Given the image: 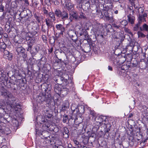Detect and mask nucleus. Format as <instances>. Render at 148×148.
Masks as SVG:
<instances>
[{"label":"nucleus","instance_id":"f257e3e1","mask_svg":"<svg viewBox=\"0 0 148 148\" xmlns=\"http://www.w3.org/2000/svg\"><path fill=\"white\" fill-rule=\"evenodd\" d=\"M1 95L5 97L8 101L7 102V103L11 107L14 108L15 109L20 108V104L15 103V105H14V103L15 102L16 99L10 92L5 89H3L1 91Z\"/></svg>","mask_w":148,"mask_h":148},{"label":"nucleus","instance_id":"f03ea898","mask_svg":"<svg viewBox=\"0 0 148 148\" xmlns=\"http://www.w3.org/2000/svg\"><path fill=\"white\" fill-rule=\"evenodd\" d=\"M55 14V13L53 12H50L47 17V18L45 19L46 24L48 28H50L52 27L53 22L56 20Z\"/></svg>","mask_w":148,"mask_h":148},{"label":"nucleus","instance_id":"7ed1b4c3","mask_svg":"<svg viewBox=\"0 0 148 148\" xmlns=\"http://www.w3.org/2000/svg\"><path fill=\"white\" fill-rule=\"evenodd\" d=\"M55 15L57 17L61 18L63 21H64L69 18V14L66 11L62 12L59 9H57L55 11Z\"/></svg>","mask_w":148,"mask_h":148},{"label":"nucleus","instance_id":"20e7f679","mask_svg":"<svg viewBox=\"0 0 148 148\" xmlns=\"http://www.w3.org/2000/svg\"><path fill=\"white\" fill-rule=\"evenodd\" d=\"M50 133L47 131H44L42 132L41 135L43 136L45 140V141H44V143H46L47 144L51 143L52 141L50 138Z\"/></svg>","mask_w":148,"mask_h":148},{"label":"nucleus","instance_id":"39448f33","mask_svg":"<svg viewBox=\"0 0 148 148\" xmlns=\"http://www.w3.org/2000/svg\"><path fill=\"white\" fill-rule=\"evenodd\" d=\"M26 39L27 41L28 48L27 50L29 51V49H31L32 46L35 42V37L31 38L29 36H26Z\"/></svg>","mask_w":148,"mask_h":148},{"label":"nucleus","instance_id":"423d86ee","mask_svg":"<svg viewBox=\"0 0 148 148\" xmlns=\"http://www.w3.org/2000/svg\"><path fill=\"white\" fill-rule=\"evenodd\" d=\"M69 75L67 74L64 75L63 77L58 76V79L56 80V82L58 84H62L64 80V82L66 83L69 79Z\"/></svg>","mask_w":148,"mask_h":148},{"label":"nucleus","instance_id":"0eeeda50","mask_svg":"<svg viewBox=\"0 0 148 148\" xmlns=\"http://www.w3.org/2000/svg\"><path fill=\"white\" fill-rule=\"evenodd\" d=\"M57 30L59 32V34H63L65 31V27L62 24H57L56 25Z\"/></svg>","mask_w":148,"mask_h":148},{"label":"nucleus","instance_id":"6e6552de","mask_svg":"<svg viewBox=\"0 0 148 148\" xmlns=\"http://www.w3.org/2000/svg\"><path fill=\"white\" fill-rule=\"evenodd\" d=\"M34 16L38 23H40L41 20L43 18V16L38 12H36L34 14Z\"/></svg>","mask_w":148,"mask_h":148},{"label":"nucleus","instance_id":"1a4fd4ad","mask_svg":"<svg viewBox=\"0 0 148 148\" xmlns=\"http://www.w3.org/2000/svg\"><path fill=\"white\" fill-rule=\"evenodd\" d=\"M4 53V56L5 58L8 59L10 60L12 58V55L11 53L7 50H4L3 51Z\"/></svg>","mask_w":148,"mask_h":148},{"label":"nucleus","instance_id":"9d476101","mask_svg":"<svg viewBox=\"0 0 148 148\" xmlns=\"http://www.w3.org/2000/svg\"><path fill=\"white\" fill-rule=\"evenodd\" d=\"M69 91V89L65 86L63 87L62 89L61 95L63 96H66Z\"/></svg>","mask_w":148,"mask_h":148},{"label":"nucleus","instance_id":"9b49d317","mask_svg":"<svg viewBox=\"0 0 148 148\" xmlns=\"http://www.w3.org/2000/svg\"><path fill=\"white\" fill-rule=\"evenodd\" d=\"M17 45L16 51L18 54L21 53H24L25 51V49H24L21 45Z\"/></svg>","mask_w":148,"mask_h":148},{"label":"nucleus","instance_id":"f8f14e48","mask_svg":"<svg viewBox=\"0 0 148 148\" xmlns=\"http://www.w3.org/2000/svg\"><path fill=\"white\" fill-rule=\"evenodd\" d=\"M66 8L69 10H73V5L69 1H67L65 5Z\"/></svg>","mask_w":148,"mask_h":148},{"label":"nucleus","instance_id":"ddd939ff","mask_svg":"<svg viewBox=\"0 0 148 148\" xmlns=\"http://www.w3.org/2000/svg\"><path fill=\"white\" fill-rule=\"evenodd\" d=\"M127 17L128 22L130 23L131 24H134L135 20V17L134 16L130 15L127 16Z\"/></svg>","mask_w":148,"mask_h":148},{"label":"nucleus","instance_id":"4468645a","mask_svg":"<svg viewBox=\"0 0 148 148\" xmlns=\"http://www.w3.org/2000/svg\"><path fill=\"white\" fill-rule=\"evenodd\" d=\"M37 33V32L36 31H34L29 32L27 33L26 36H29L31 38L35 37L34 36Z\"/></svg>","mask_w":148,"mask_h":148},{"label":"nucleus","instance_id":"2eb2a0df","mask_svg":"<svg viewBox=\"0 0 148 148\" xmlns=\"http://www.w3.org/2000/svg\"><path fill=\"white\" fill-rule=\"evenodd\" d=\"M138 23H140L142 22H144L146 21L145 18L143 16L142 14H139L138 18Z\"/></svg>","mask_w":148,"mask_h":148},{"label":"nucleus","instance_id":"dca6fc26","mask_svg":"<svg viewBox=\"0 0 148 148\" xmlns=\"http://www.w3.org/2000/svg\"><path fill=\"white\" fill-rule=\"evenodd\" d=\"M0 50L1 51L3 52L6 48V45L3 42L0 43Z\"/></svg>","mask_w":148,"mask_h":148},{"label":"nucleus","instance_id":"f3484780","mask_svg":"<svg viewBox=\"0 0 148 148\" xmlns=\"http://www.w3.org/2000/svg\"><path fill=\"white\" fill-rule=\"evenodd\" d=\"M12 125L14 127H17L18 125V122L15 119H13L12 121Z\"/></svg>","mask_w":148,"mask_h":148},{"label":"nucleus","instance_id":"a211bd4d","mask_svg":"<svg viewBox=\"0 0 148 148\" xmlns=\"http://www.w3.org/2000/svg\"><path fill=\"white\" fill-rule=\"evenodd\" d=\"M62 89L61 88L57 86L55 87L54 88V91L58 95L61 94Z\"/></svg>","mask_w":148,"mask_h":148},{"label":"nucleus","instance_id":"6ab92c4d","mask_svg":"<svg viewBox=\"0 0 148 148\" xmlns=\"http://www.w3.org/2000/svg\"><path fill=\"white\" fill-rule=\"evenodd\" d=\"M84 49L85 50L84 51L85 52L88 53L90 51L91 49L90 45L88 44L86 45Z\"/></svg>","mask_w":148,"mask_h":148},{"label":"nucleus","instance_id":"aec40b11","mask_svg":"<svg viewBox=\"0 0 148 148\" xmlns=\"http://www.w3.org/2000/svg\"><path fill=\"white\" fill-rule=\"evenodd\" d=\"M127 24V21L125 20H124L120 22V26L122 27H124L126 26Z\"/></svg>","mask_w":148,"mask_h":148},{"label":"nucleus","instance_id":"412c9836","mask_svg":"<svg viewBox=\"0 0 148 148\" xmlns=\"http://www.w3.org/2000/svg\"><path fill=\"white\" fill-rule=\"evenodd\" d=\"M68 34L70 37H73L75 35V33L74 30H71L68 32Z\"/></svg>","mask_w":148,"mask_h":148},{"label":"nucleus","instance_id":"4be33fe9","mask_svg":"<svg viewBox=\"0 0 148 148\" xmlns=\"http://www.w3.org/2000/svg\"><path fill=\"white\" fill-rule=\"evenodd\" d=\"M99 26L97 25H95L93 27V30L95 32H99Z\"/></svg>","mask_w":148,"mask_h":148},{"label":"nucleus","instance_id":"5701e85b","mask_svg":"<svg viewBox=\"0 0 148 148\" xmlns=\"http://www.w3.org/2000/svg\"><path fill=\"white\" fill-rule=\"evenodd\" d=\"M51 95L50 93H46L45 94L44 97L45 98V101H47L51 97Z\"/></svg>","mask_w":148,"mask_h":148},{"label":"nucleus","instance_id":"b1692460","mask_svg":"<svg viewBox=\"0 0 148 148\" xmlns=\"http://www.w3.org/2000/svg\"><path fill=\"white\" fill-rule=\"evenodd\" d=\"M140 25V23H138L136 24L133 27V30L134 31H137L139 29V27Z\"/></svg>","mask_w":148,"mask_h":148},{"label":"nucleus","instance_id":"393cba45","mask_svg":"<svg viewBox=\"0 0 148 148\" xmlns=\"http://www.w3.org/2000/svg\"><path fill=\"white\" fill-rule=\"evenodd\" d=\"M142 111L145 113H147L148 112V108L145 106H142Z\"/></svg>","mask_w":148,"mask_h":148},{"label":"nucleus","instance_id":"a878e982","mask_svg":"<svg viewBox=\"0 0 148 148\" xmlns=\"http://www.w3.org/2000/svg\"><path fill=\"white\" fill-rule=\"evenodd\" d=\"M68 119V116L66 114H64L63 115V122L64 123H65L66 122Z\"/></svg>","mask_w":148,"mask_h":148},{"label":"nucleus","instance_id":"bb28decb","mask_svg":"<svg viewBox=\"0 0 148 148\" xmlns=\"http://www.w3.org/2000/svg\"><path fill=\"white\" fill-rule=\"evenodd\" d=\"M96 119H98V120H102V122H103V121H105L106 117L105 116H101L98 117H97Z\"/></svg>","mask_w":148,"mask_h":148},{"label":"nucleus","instance_id":"cd10ccee","mask_svg":"<svg viewBox=\"0 0 148 148\" xmlns=\"http://www.w3.org/2000/svg\"><path fill=\"white\" fill-rule=\"evenodd\" d=\"M138 37L143 38L145 37V35L142 32L140 31H138L137 32Z\"/></svg>","mask_w":148,"mask_h":148},{"label":"nucleus","instance_id":"c85d7f7f","mask_svg":"<svg viewBox=\"0 0 148 148\" xmlns=\"http://www.w3.org/2000/svg\"><path fill=\"white\" fill-rule=\"evenodd\" d=\"M143 30L145 31L148 33V25L146 24H144L143 25Z\"/></svg>","mask_w":148,"mask_h":148},{"label":"nucleus","instance_id":"c756f323","mask_svg":"<svg viewBox=\"0 0 148 148\" xmlns=\"http://www.w3.org/2000/svg\"><path fill=\"white\" fill-rule=\"evenodd\" d=\"M78 110L80 113L83 112L84 111V107L83 106L79 107Z\"/></svg>","mask_w":148,"mask_h":148},{"label":"nucleus","instance_id":"7c9ffc66","mask_svg":"<svg viewBox=\"0 0 148 148\" xmlns=\"http://www.w3.org/2000/svg\"><path fill=\"white\" fill-rule=\"evenodd\" d=\"M129 68V66H127V65H125V64H124L121 67V69L124 70H127Z\"/></svg>","mask_w":148,"mask_h":148},{"label":"nucleus","instance_id":"2f4dec72","mask_svg":"<svg viewBox=\"0 0 148 148\" xmlns=\"http://www.w3.org/2000/svg\"><path fill=\"white\" fill-rule=\"evenodd\" d=\"M72 14L71 16H72V17L75 18V19H77L78 18V16L77 14L75 12H72Z\"/></svg>","mask_w":148,"mask_h":148},{"label":"nucleus","instance_id":"473e14b6","mask_svg":"<svg viewBox=\"0 0 148 148\" xmlns=\"http://www.w3.org/2000/svg\"><path fill=\"white\" fill-rule=\"evenodd\" d=\"M40 47L38 45H36L34 47V49L35 52L36 53H38L40 50Z\"/></svg>","mask_w":148,"mask_h":148},{"label":"nucleus","instance_id":"72a5a7b5","mask_svg":"<svg viewBox=\"0 0 148 148\" xmlns=\"http://www.w3.org/2000/svg\"><path fill=\"white\" fill-rule=\"evenodd\" d=\"M144 9L141 8H140L138 9V13L139 14H142L144 12Z\"/></svg>","mask_w":148,"mask_h":148},{"label":"nucleus","instance_id":"f704fd0d","mask_svg":"<svg viewBox=\"0 0 148 148\" xmlns=\"http://www.w3.org/2000/svg\"><path fill=\"white\" fill-rule=\"evenodd\" d=\"M43 12L44 14L46 15L47 17L49 13L48 11L46 9H44L43 10Z\"/></svg>","mask_w":148,"mask_h":148},{"label":"nucleus","instance_id":"c9c22d12","mask_svg":"<svg viewBox=\"0 0 148 148\" xmlns=\"http://www.w3.org/2000/svg\"><path fill=\"white\" fill-rule=\"evenodd\" d=\"M79 18H82L85 19L86 18V16H84V14L82 12H81L80 13Z\"/></svg>","mask_w":148,"mask_h":148},{"label":"nucleus","instance_id":"e433bc0d","mask_svg":"<svg viewBox=\"0 0 148 148\" xmlns=\"http://www.w3.org/2000/svg\"><path fill=\"white\" fill-rule=\"evenodd\" d=\"M3 71L1 70L0 71V78H1V77L4 78L5 75L3 73Z\"/></svg>","mask_w":148,"mask_h":148},{"label":"nucleus","instance_id":"4c0bfd02","mask_svg":"<svg viewBox=\"0 0 148 148\" xmlns=\"http://www.w3.org/2000/svg\"><path fill=\"white\" fill-rule=\"evenodd\" d=\"M51 2L55 5H58L59 2L57 0H51Z\"/></svg>","mask_w":148,"mask_h":148},{"label":"nucleus","instance_id":"58836bf2","mask_svg":"<svg viewBox=\"0 0 148 148\" xmlns=\"http://www.w3.org/2000/svg\"><path fill=\"white\" fill-rule=\"evenodd\" d=\"M98 121H97V124H98V126H100L101 125L102 123V121L101 120H98Z\"/></svg>","mask_w":148,"mask_h":148},{"label":"nucleus","instance_id":"ea45409f","mask_svg":"<svg viewBox=\"0 0 148 148\" xmlns=\"http://www.w3.org/2000/svg\"><path fill=\"white\" fill-rule=\"evenodd\" d=\"M0 5L1 6L0 7V12H3L4 10V7L2 5Z\"/></svg>","mask_w":148,"mask_h":148},{"label":"nucleus","instance_id":"a19ab883","mask_svg":"<svg viewBox=\"0 0 148 148\" xmlns=\"http://www.w3.org/2000/svg\"><path fill=\"white\" fill-rule=\"evenodd\" d=\"M66 2H66V0H61V3L63 5H65Z\"/></svg>","mask_w":148,"mask_h":148},{"label":"nucleus","instance_id":"79ce46f5","mask_svg":"<svg viewBox=\"0 0 148 148\" xmlns=\"http://www.w3.org/2000/svg\"><path fill=\"white\" fill-rule=\"evenodd\" d=\"M11 1V0H7V1L5 2L6 3V5H8L9 6L10 3Z\"/></svg>","mask_w":148,"mask_h":148},{"label":"nucleus","instance_id":"37998d69","mask_svg":"<svg viewBox=\"0 0 148 148\" xmlns=\"http://www.w3.org/2000/svg\"><path fill=\"white\" fill-rule=\"evenodd\" d=\"M112 25L114 27H115L117 29H118L119 28V27H120V25L119 26H118V25H117L116 24H112Z\"/></svg>","mask_w":148,"mask_h":148},{"label":"nucleus","instance_id":"c03bdc74","mask_svg":"<svg viewBox=\"0 0 148 148\" xmlns=\"http://www.w3.org/2000/svg\"><path fill=\"white\" fill-rule=\"evenodd\" d=\"M148 140V136L144 140H143L142 142L141 143H145Z\"/></svg>","mask_w":148,"mask_h":148},{"label":"nucleus","instance_id":"a18cd8bd","mask_svg":"<svg viewBox=\"0 0 148 148\" xmlns=\"http://www.w3.org/2000/svg\"><path fill=\"white\" fill-rule=\"evenodd\" d=\"M24 0L25 1V3L26 4V5H29V3L28 0Z\"/></svg>","mask_w":148,"mask_h":148},{"label":"nucleus","instance_id":"49530a36","mask_svg":"<svg viewBox=\"0 0 148 148\" xmlns=\"http://www.w3.org/2000/svg\"><path fill=\"white\" fill-rule=\"evenodd\" d=\"M53 50V47H51V49L49 50V53H51Z\"/></svg>","mask_w":148,"mask_h":148},{"label":"nucleus","instance_id":"de8ad7c7","mask_svg":"<svg viewBox=\"0 0 148 148\" xmlns=\"http://www.w3.org/2000/svg\"><path fill=\"white\" fill-rule=\"evenodd\" d=\"M69 19V23L70 22H72L73 20L71 16H70Z\"/></svg>","mask_w":148,"mask_h":148},{"label":"nucleus","instance_id":"09e8293b","mask_svg":"<svg viewBox=\"0 0 148 148\" xmlns=\"http://www.w3.org/2000/svg\"><path fill=\"white\" fill-rule=\"evenodd\" d=\"M110 127H111V126H109V127H110V128H107V129L106 130V132H108L110 130Z\"/></svg>","mask_w":148,"mask_h":148},{"label":"nucleus","instance_id":"8fccbe9b","mask_svg":"<svg viewBox=\"0 0 148 148\" xmlns=\"http://www.w3.org/2000/svg\"><path fill=\"white\" fill-rule=\"evenodd\" d=\"M133 116V114L132 113H130L129 114L128 116V117L129 118H131Z\"/></svg>","mask_w":148,"mask_h":148},{"label":"nucleus","instance_id":"3c124183","mask_svg":"<svg viewBox=\"0 0 148 148\" xmlns=\"http://www.w3.org/2000/svg\"><path fill=\"white\" fill-rule=\"evenodd\" d=\"M127 29V31L129 33L130 35H132V33L131 32H130V30L129 29Z\"/></svg>","mask_w":148,"mask_h":148},{"label":"nucleus","instance_id":"603ef678","mask_svg":"<svg viewBox=\"0 0 148 148\" xmlns=\"http://www.w3.org/2000/svg\"><path fill=\"white\" fill-rule=\"evenodd\" d=\"M14 3H16V2H15V1H13L12 2V6H11V7L12 8H14L16 7L15 6H12V4H14Z\"/></svg>","mask_w":148,"mask_h":148},{"label":"nucleus","instance_id":"864d4df0","mask_svg":"<svg viewBox=\"0 0 148 148\" xmlns=\"http://www.w3.org/2000/svg\"><path fill=\"white\" fill-rule=\"evenodd\" d=\"M108 70H110V71H112V67L110 66H108Z\"/></svg>","mask_w":148,"mask_h":148},{"label":"nucleus","instance_id":"5fc2aeb1","mask_svg":"<svg viewBox=\"0 0 148 148\" xmlns=\"http://www.w3.org/2000/svg\"><path fill=\"white\" fill-rule=\"evenodd\" d=\"M143 16V17H144L145 18L147 16V14L146 13H144L143 14H142Z\"/></svg>","mask_w":148,"mask_h":148},{"label":"nucleus","instance_id":"6e6d98bb","mask_svg":"<svg viewBox=\"0 0 148 148\" xmlns=\"http://www.w3.org/2000/svg\"><path fill=\"white\" fill-rule=\"evenodd\" d=\"M0 148H7V147L5 145L2 146Z\"/></svg>","mask_w":148,"mask_h":148},{"label":"nucleus","instance_id":"4d7b16f0","mask_svg":"<svg viewBox=\"0 0 148 148\" xmlns=\"http://www.w3.org/2000/svg\"><path fill=\"white\" fill-rule=\"evenodd\" d=\"M26 12H27V11L26 10H24L23 11V12H21V14L22 15L23 14V13H26Z\"/></svg>","mask_w":148,"mask_h":148},{"label":"nucleus","instance_id":"13d9d810","mask_svg":"<svg viewBox=\"0 0 148 148\" xmlns=\"http://www.w3.org/2000/svg\"><path fill=\"white\" fill-rule=\"evenodd\" d=\"M3 0H0V5H2V2Z\"/></svg>","mask_w":148,"mask_h":148},{"label":"nucleus","instance_id":"bf43d9fd","mask_svg":"<svg viewBox=\"0 0 148 148\" xmlns=\"http://www.w3.org/2000/svg\"><path fill=\"white\" fill-rule=\"evenodd\" d=\"M134 7L135 8H138V7L137 6H136V5H135L134 4Z\"/></svg>","mask_w":148,"mask_h":148},{"label":"nucleus","instance_id":"052dcab7","mask_svg":"<svg viewBox=\"0 0 148 148\" xmlns=\"http://www.w3.org/2000/svg\"><path fill=\"white\" fill-rule=\"evenodd\" d=\"M4 36L6 38H7L8 36L6 34H4Z\"/></svg>","mask_w":148,"mask_h":148},{"label":"nucleus","instance_id":"680f3d73","mask_svg":"<svg viewBox=\"0 0 148 148\" xmlns=\"http://www.w3.org/2000/svg\"><path fill=\"white\" fill-rule=\"evenodd\" d=\"M118 11L116 10L114 11V13L115 14H117L118 13Z\"/></svg>","mask_w":148,"mask_h":148},{"label":"nucleus","instance_id":"e2e57ef3","mask_svg":"<svg viewBox=\"0 0 148 148\" xmlns=\"http://www.w3.org/2000/svg\"><path fill=\"white\" fill-rule=\"evenodd\" d=\"M90 114H91L93 116H95V114L93 112L92 113L91 112H90Z\"/></svg>","mask_w":148,"mask_h":148},{"label":"nucleus","instance_id":"0e129e2a","mask_svg":"<svg viewBox=\"0 0 148 148\" xmlns=\"http://www.w3.org/2000/svg\"><path fill=\"white\" fill-rule=\"evenodd\" d=\"M42 31L44 32H45L46 30L45 29H43L42 27Z\"/></svg>","mask_w":148,"mask_h":148},{"label":"nucleus","instance_id":"69168bd1","mask_svg":"<svg viewBox=\"0 0 148 148\" xmlns=\"http://www.w3.org/2000/svg\"><path fill=\"white\" fill-rule=\"evenodd\" d=\"M3 106V105L0 103V107H2Z\"/></svg>","mask_w":148,"mask_h":148},{"label":"nucleus","instance_id":"338daca9","mask_svg":"<svg viewBox=\"0 0 148 148\" xmlns=\"http://www.w3.org/2000/svg\"><path fill=\"white\" fill-rule=\"evenodd\" d=\"M3 116V115L2 114H0V117L1 118V117H2Z\"/></svg>","mask_w":148,"mask_h":148},{"label":"nucleus","instance_id":"774afa93","mask_svg":"<svg viewBox=\"0 0 148 148\" xmlns=\"http://www.w3.org/2000/svg\"><path fill=\"white\" fill-rule=\"evenodd\" d=\"M140 29L142 31L143 30V28H141V27H140Z\"/></svg>","mask_w":148,"mask_h":148}]
</instances>
